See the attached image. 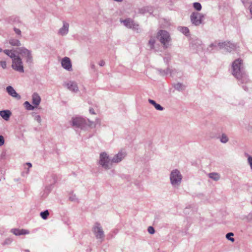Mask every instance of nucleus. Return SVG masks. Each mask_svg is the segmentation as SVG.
Here are the masks:
<instances>
[{"mask_svg":"<svg viewBox=\"0 0 252 252\" xmlns=\"http://www.w3.org/2000/svg\"><path fill=\"white\" fill-rule=\"evenodd\" d=\"M232 74L241 84H247L250 82L243 66V61L238 59L235 60L232 64Z\"/></svg>","mask_w":252,"mask_h":252,"instance_id":"1","label":"nucleus"},{"mask_svg":"<svg viewBox=\"0 0 252 252\" xmlns=\"http://www.w3.org/2000/svg\"><path fill=\"white\" fill-rule=\"evenodd\" d=\"M183 176L180 171L177 169L171 171L170 174V183L173 187L178 188L181 185Z\"/></svg>","mask_w":252,"mask_h":252,"instance_id":"2","label":"nucleus"},{"mask_svg":"<svg viewBox=\"0 0 252 252\" xmlns=\"http://www.w3.org/2000/svg\"><path fill=\"white\" fill-rule=\"evenodd\" d=\"M217 45L220 47V49H224L227 51L231 52L234 50L236 48V45L230 42H219L217 43L216 42L211 44L207 50L211 52L215 48H217Z\"/></svg>","mask_w":252,"mask_h":252,"instance_id":"3","label":"nucleus"},{"mask_svg":"<svg viewBox=\"0 0 252 252\" xmlns=\"http://www.w3.org/2000/svg\"><path fill=\"white\" fill-rule=\"evenodd\" d=\"M98 163L104 169L108 170L111 168L113 163L108 154L102 152L99 155Z\"/></svg>","mask_w":252,"mask_h":252,"instance_id":"4","label":"nucleus"},{"mask_svg":"<svg viewBox=\"0 0 252 252\" xmlns=\"http://www.w3.org/2000/svg\"><path fill=\"white\" fill-rule=\"evenodd\" d=\"M92 231L96 239L102 242L105 237L104 232L103 228L99 222H96L92 227Z\"/></svg>","mask_w":252,"mask_h":252,"instance_id":"5","label":"nucleus"},{"mask_svg":"<svg viewBox=\"0 0 252 252\" xmlns=\"http://www.w3.org/2000/svg\"><path fill=\"white\" fill-rule=\"evenodd\" d=\"M157 38L165 48L168 47V43L171 40L169 33L164 30H160L158 32Z\"/></svg>","mask_w":252,"mask_h":252,"instance_id":"6","label":"nucleus"},{"mask_svg":"<svg viewBox=\"0 0 252 252\" xmlns=\"http://www.w3.org/2000/svg\"><path fill=\"white\" fill-rule=\"evenodd\" d=\"M190 21L194 26H198L201 25L204 18V15L198 12H193L190 15Z\"/></svg>","mask_w":252,"mask_h":252,"instance_id":"7","label":"nucleus"},{"mask_svg":"<svg viewBox=\"0 0 252 252\" xmlns=\"http://www.w3.org/2000/svg\"><path fill=\"white\" fill-rule=\"evenodd\" d=\"M12 67L13 69L18 72H24V68L22 60L18 56H16L12 59Z\"/></svg>","mask_w":252,"mask_h":252,"instance_id":"8","label":"nucleus"},{"mask_svg":"<svg viewBox=\"0 0 252 252\" xmlns=\"http://www.w3.org/2000/svg\"><path fill=\"white\" fill-rule=\"evenodd\" d=\"M86 125V121L82 117H77L73 118L72 119V125L76 127L84 129Z\"/></svg>","mask_w":252,"mask_h":252,"instance_id":"9","label":"nucleus"},{"mask_svg":"<svg viewBox=\"0 0 252 252\" xmlns=\"http://www.w3.org/2000/svg\"><path fill=\"white\" fill-rule=\"evenodd\" d=\"M61 63L63 69L68 71H72V63L69 58L67 57L63 58L61 60Z\"/></svg>","mask_w":252,"mask_h":252,"instance_id":"10","label":"nucleus"},{"mask_svg":"<svg viewBox=\"0 0 252 252\" xmlns=\"http://www.w3.org/2000/svg\"><path fill=\"white\" fill-rule=\"evenodd\" d=\"M41 100V97L37 93L32 94V112L35 109H40V108H38V106L40 104Z\"/></svg>","mask_w":252,"mask_h":252,"instance_id":"11","label":"nucleus"},{"mask_svg":"<svg viewBox=\"0 0 252 252\" xmlns=\"http://www.w3.org/2000/svg\"><path fill=\"white\" fill-rule=\"evenodd\" d=\"M64 86L71 92L76 93L79 91L77 83L74 81H68L64 84Z\"/></svg>","mask_w":252,"mask_h":252,"instance_id":"12","label":"nucleus"},{"mask_svg":"<svg viewBox=\"0 0 252 252\" xmlns=\"http://www.w3.org/2000/svg\"><path fill=\"white\" fill-rule=\"evenodd\" d=\"M63 25L58 32V34L61 36L66 35L69 32V24L65 21L63 22Z\"/></svg>","mask_w":252,"mask_h":252,"instance_id":"13","label":"nucleus"},{"mask_svg":"<svg viewBox=\"0 0 252 252\" xmlns=\"http://www.w3.org/2000/svg\"><path fill=\"white\" fill-rule=\"evenodd\" d=\"M126 156L125 152L121 151L117 154L115 155L112 158H111L112 163H118L122 160Z\"/></svg>","mask_w":252,"mask_h":252,"instance_id":"14","label":"nucleus"},{"mask_svg":"<svg viewBox=\"0 0 252 252\" xmlns=\"http://www.w3.org/2000/svg\"><path fill=\"white\" fill-rule=\"evenodd\" d=\"M6 89L9 95H11L13 97L16 98L18 100L21 99V96L16 92L12 87L9 86L6 87Z\"/></svg>","mask_w":252,"mask_h":252,"instance_id":"15","label":"nucleus"},{"mask_svg":"<svg viewBox=\"0 0 252 252\" xmlns=\"http://www.w3.org/2000/svg\"><path fill=\"white\" fill-rule=\"evenodd\" d=\"M10 232L16 236H21L30 233L29 230L26 229H19L17 228H12L11 229Z\"/></svg>","mask_w":252,"mask_h":252,"instance_id":"16","label":"nucleus"},{"mask_svg":"<svg viewBox=\"0 0 252 252\" xmlns=\"http://www.w3.org/2000/svg\"><path fill=\"white\" fill-rule=\"evenodd\" d=\"M11 115V112L9 110L0 111V116L5 121L9 120Z\"/></svg>","mask_w":252,"mask_h":252,"instance_id":"17","label":"nucleus"},{"mask_svg":"<svg viewBox=\"0 0 252 252\" xmlns=\"http://www.w3.org/2000/svg\"><path fill=\"white\" fill-rule=\"evenodd\" d=\"M139 13L141 14H146L149 13L151 14L153 10V8L151 6H145L139 9Z\"/></svg>","mask_w":252,"mask_h":252,"instance_id":"18","label":"nucleus"},{"mask_svg":"<svg viewBox=\"0 0 252 252\" xmlns=\"http://www.w3.org/2000/svg\"><path fill=\"white\" fill-rule=\"evenodd\" d=\"M208 176L209 178H210V179H212L215 181H218L220 178V175L217 172L210 173L208 174Z\"/></svg>","mask_w":252,"mask_h":252,"instance_id":"19","label":"nucleus"},{"mask_svg":"<svg viewBox=\"0 0 252 252\" xmlns=\"http://www.w3.org/2000/svg\"><path fill=\"white\" fill-rule=\"evenodd\" d=\"M122 23H123L124 25L128 28H132V25H134V21L130 19H126L125 20L121 21Z\"/></svg>","mask_w":252,"mask_h":252,"instance_id":"20","label":"nucleus"},{"mask_svg":"<svg viewBox=\"0 0 252 252\" xmlns=\"http://www.w3.org/2000/svg\"><path fill=\"white\" fill-rule=\"evenodd\" d=\"M9 44L12 46H20L21 45V43L18 39L11 38L9 41Z\"/></svg>","mask_w":252,"mask_h":252,"instance_id":"21","label":"nucleus"},{"mask_svg":"<svg viewBox=\"0 0 252 252\" xmlns=\"http://www.w3.org/2000/svg\"><path fill=\"white\" fill-rule=\"evenodd\" d=\"M174 88L179 91H182L185 89L186 86L182 83H178L174 85Z\"/></svg>","mask_w":252,"mask_h":252,"instance_id":"22","label":"nucleus"},{"mask_svg":"<svg viewBox=\"0 0 252 252\" xmlns=\"http://www.w3.org/2000/svg\"><path fill=\"white\" fill-rule=\"evenodd\" d=\"M19 53L23 56H29L30 55V51L25 48H19Z\"/></svg>","mask_w":252,"mask_h":252,"instance_id":"23","label":"nucleus"},{"mask_svg":"<svg viewBox=\"0 0 252 252\" xmlns=\"http://www.w3.org/2000/svg\"><path fill=\"white\" fill-rule=\"evenodd\" d=\"M156 43V39L154 37H151L148 42V46L150 47V49H154L155 48V44Z\"/></svg>","mask_w":252,"mask_h":252,"instance_id":"24","label":"nucleus"},{"mask_svg":"<svg viewBox=\"0 0 252 252\" xmlns=\"http://www.w3.org/2000/svg\"><path fill=\"white\" fill-rule=\"evenodd\" d=\"M3 52L12 59H13L17 56L13 52H12L11 50H3Z\"/></svg>","mask_w":252,"mask_h":252,"instance_id":"25","label":"nucleus"},{"mask_svg":"<svg viewBox=\"0 0 252 252\" xmlns=\"http://www.w3.org/2000/svg\"><path fill=\"white\" fill-rule=\"evenodd\" d=\"M40 215L43 220H46L49 215V212L48 210H46L43 212H41Z\"/></svg>","mask_w":252,"mask_h":252,"instance_id":"26","label":"nucleus"},{"mask_svg":"<svg viewBox=\"0 0 252 252\" xmlns=\"http://www.w3.org/2000/svg\"><path fill=\"white\" fill-rule=\"evenodd\" d=\"M193 8L198 11H199L202 9L201 4L199 2H195L193 3Z\"/></svg>","mask_w":252,"mask_h":252,"instance_id":"27","label":"nucleus"},{"mask_svg":"<svg viewBox=\"0 0 252 252\" xmlns=\"http://www.w3.org/2000/svg\"><path fill=\"white\" fill-rule=\"evenodd\" d=\"M220 141L222 143H226L228 141V138L225 134H222L220 138Z\"/></svg>","mask_w":252,"mask_h":252,"instance_id":"28","label":"nucleus"},{"mask_svg":"<svg viewBox=\"0 0 252 252\" xmlns=\"http://www.w3.org/2000/svg\"><path fill=\"white\" fill-rule=\"evenodd\" d=\"M179 30L185 35L189 32V29L187 27H181L179 28Z\"/></svg>","mask_w":252,"mask_h":252,"instance_id":"29","label":"nucleus"},{"mask_svg":"<svg viewBox=\"0 0 252 252\" xmlns=\"http://www.w3.org/2000/svg\"><path fill=\"white\" fill-rule=\"evenodd\" d=\"M246 156L248 158V163L249 164L251 169L252 171V156L249 155L248 154H246Z\"/></svg>","mask_w":252,"mask_h":252,"instance_id":"30","label":"nucleus"},{"mask_svg":"<svg viewBox=\"0 0 252 252\" xmlns=\"http://www.w3.org/2000/svg\"><path fill=\"white\" fill-rule=\"evenodd\" d=\"M69 199L71 201H73V202H77L78 201V198H77L76 194H73V193H71L69 195Z\"/></svg>","mask_w":252,"mask_h":252,"instance_id":"31","label":"nucleus"},{"mask_svg":"<svg viewBox=\"0 0 252 252\" xmlns=\"http://www.w3.org/2000/svg\"><path fill=\"white\" fill-rule=\"evenodd\" d=\"M234 236V234L232 232H229L226 235V238L230 240V241L233 242H234L235 240L232 237V236Z\"/></svg>","mask_w":252,"mask_h":252,"instance_id":"32","label":"nucleus"},{"mask_svg":"<svg viewBox=\"0 0 252 252\" xmlns=\"http://www.w3.org/2000/svg\"><path fill=\"white\" fill-rule=\"evenodd\" d=\"M24 106L26 108V109L28 110H32V104L29 103V101H25L23 104Z\"/></svg>","mask_w":252,"mask_h":252,"instance_id":"33","label":"nucleus"},{"mask_svg":"<svg viewBox=\"0 0 252 252\" xmlns=\"http://www.w3.org/2000/svg\"><path fill=\"white\" fill-rule=\"evenodd\" d=\"M148 232L151 234H153L155 233V230L153 226H149L148 227Z\"/></svg>","mask_w":252,"mask_h":252,"instance_id":"34","label":"nucleus"},{"mask_svg":"<svg viewBox=\"0 0 252 252\" xmlns=\"http://www.w3.org/2000/svg\"><path fill=\"white\" fill-rule=\"evenodd\" d=\"M12 242V239L11 238H8L5 240L4 242H3L4 245H9Z\"/></svg>","mask_w":252,"mask_h":252,"instance_id":"35","label":"nucleus"},{"mask_svg":"<svg viewBox=\"0 0 252 252\" xmlns=\"http://www.w3.org/2000/svg\"><path fill=\"white\" fill-rule=\"evenodd\" d=\"M159 72H160V73L162 75H165V74H168V73H170V69H169V68H167L166 71L165 70H163V71H161V70H159Z\"/></svg>","mask_w":252,"mask_h":252,"instance_id":"36","label":"nucleus"},{"mask_svg":"<svg viewBox=\"0 0 252 252\" xmlns=\"http://www.w3.org/2000/svg\"><path fill=\"white\" fill-rule=\"evenodd\" d=\"M155 108L159 111H162L164 109L163 107L161 106L160 104L157 103L156 106H155Z\"/></svg>","mask_w":252,"mask_h":252,"instance_id":"37","label":"nucleus"},{"mask_svg":"<svg viewBox=\"0 0 252 252\" xmlns=\"http://www.w3.org/2000/svg\"><path fill=\"white\" fill-rule=\"evenodd\" d=\"M34 119L35 121H36L39 123V125H40V123L41 122V119L40 116L39 115H36L34 117Z\"/></svg>","mask_w":252,"mask_h":252,"instance_id":"38","label":"nucleus"},{"mask_svg":"<svg viewBox=\"0 0 252 252\" xmlns=\"http://www.w3.org/2000/svg\"><path fill=\"white\" fill-rule=\"evenodd\" d=\"M0 65L3 68L5 69L6 67V63L5 61H0Z\"/></svg>","mask_w":252,"mask_h":252,"instance_id":"39","label":"nucleus"},{"mask_svg":"<svg viewBox=\"0 0 252 252\" xmlns=\"http://www.w3.org/2000/svg\"><path fill=\"white\" fill-rule=\"evenodd\" d=\"M14 31L18 35H21V31L19 29H17V28H14Z\"/></svg>","mask_w":252,"mask_h":252,"instance_id":"40","label":"nucleus"},{"mask_svg":"<svg viewBox=\"0 0 252 252\" xmlns=\"http://www.w3.org/2000/svg\"><path fill=\"white\" fill-rule=\"evenodd\" d=\"M4 143V139L3 136L0 135V146L3 145Z\"/></svg>","mask_w":252,"mask_h":252,"instance_id":"41","label":"nucleus"},{"mask_svg":"<svg viewBox=\"0 0 252 252\" xmlns=\"http://www.w3.org/2000/svg\"><path fill=\"white\" fill-rule=\"evenodd\" d=\"M134 25H132V28L135 30L138 31L139 30V25L136 24L135 22L134 23Z\"/></svg>","mask_w":252,"mask_h":252,"instance_id":"42","label":"nucleus"},{"mask_svg":"<svg viewBox=\"0 0 252 252\" xmlns=\"http://www.w3.org/2000/svg\"><path fill=\"white\" fill-rule=\"evenodd\" d=\"M148 101H149V102L150 104H152L153 105H154V107H155V106H156V105L157 104L155 100H153V99H149L148 100Z\"/></svg>","mask_w":252,"mask_h":252,"instance_id":"43","label":"nucleus"},{"mask_svg":"<svg viewBox=\"0 0 252 252\" xmlns=\"http://www.w3.org/2000/svg\"><path fill=\"white\" fill-rule=\"evenodd\" d=\"M99 65L101 66H103L105 65V62L103 61V60H101L99 62Z\"/></svg>","mask_w":252,"mask_h":252,"instance_id":"44","label":"nucleus"},{"mask_svg":"<svg viewBox=\"0 0 252 252\" xmlns=\"http://www.w3.org/2000/svg\"><path fill=\"white\" fill-rule=\"evenodd\" d=\"M90 126L92 127H94L95 126V125L94 124L93 122H92L91 124H90Z\"/></svg>","mask_w":252,"mask_h":252,"instance_id":"45","label":"nucleus"},{"mask_svg":"<svg viewBox=\"0 0 252 252\" xmlns=\"http://www.w3.org/2000/svg\"><path fill=\"white\" fill-rule=\"evenodd\" d=\"M90 112L93 114H94V110L93 108L90 109Z\"/></svg>","mask_w":252,"mask_h":252,"instance_id":"46","label":"nucleus"},{"mask_svg":"<svg viewBox=\"0 0 252 252\" xmlns=\"http://www.w3.org/2000/svg\"><path fill=\"white\" fill-rule=\"evenodd\" d=\"M95 67V65L94 64H91V68L93 69H94Z\"/></svg>","mask_w":252,"mask_h":252,"instance_id":"47","label":"nucleus"},{"mask_svg":"<svg viewBox=\"0 0 252 252\" xmlns=\"http://www.w3.org/2000/svg\"><path fill=\"white\" fill-rule=\"evenodd\" d=\"M26 164L29 165V167H32V163L30 162H28L26 163Z\"/></svg>","mask_w":252,"mask_h":252,"instance_id":"48","label":"nucleus"},{"mask_svg":"<svg viewBox=\"0 0 252 252\" xmlns=\"http://www.w3.org/2000/svg\"><path fill=\"white\" fill-rule=\"evenodd\" d=\"M250 12H251V13L252 14V5H251L250 7Z\"/></svg>","mask_w":252,"mask_h":252,"instance_id":"49","label":"nucleus"},{"mask_svg":"<svg viewBox=\"0 0 252 252\" xmlns=\"http://www.w3.org/2000/svg\"><path fill=\"white\" fill-rule=\"evenodd\" d=\"M2 51V49L0 48V52H1Z\"/></svg>","mask_w":252,"mask_h":252,"instance_id":"50","label":"nucleus"},{"mask_svg":"<svg viewBox=\"0 0 252 252\" xmlns=\"http://www.w3.org/2000/svg\"><path fill=\"white\" fill-rule=\"evenodd\" d=\"M29 167L28 169V172H29Z\"/></svg>","mask_w":252,"mask_h":252,"instance_id":"51","label":"nucleus"}]
</instances>
